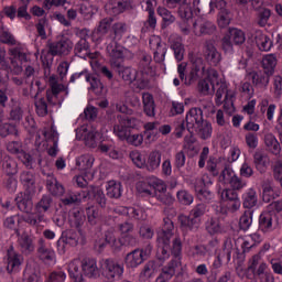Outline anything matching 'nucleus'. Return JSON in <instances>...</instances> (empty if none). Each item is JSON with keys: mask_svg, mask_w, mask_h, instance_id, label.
<instances>
[{"mask_svg": "<svg viewBox=\"0 0 282 282\" xmlns=\"http://www.w3.org/2000/svg\"><path fill=\"white\" fill-rule=\"evenodd\" d=\"M171 252L174 258L161 269V273L156 278L159 282L171 281L177 270L182 268V258H180V254H182V239L180 237H175L172 240Z\"/></svg>", "mask_w": 282, "mask_h": 282, "instance_id": "obj_1", "label": "nucleus"}, {"mask_svg": "<svg viewBox=\"0 0 282 282\" xmlns=\"http://www.w3.org/2000/svg\"><path fill=\"white\" fill-rule=\"evenodd\" d=\"M47 54L51 56H69L74 48V42L69 37L62 36L58 41L47 42Z\"/></svg>", "mask_w": 282, "mask_h": 282, "instance_id": "obj_2", "label": "nucleus"}, {"mask_svg": "<svg viewBox=\"0 0 282 282\" xmlns=\"http://www.w3.org/2000/svg\"><path fill=\"white\" fill-rule=\"evenodd\" d=\"M164 213L167 217L163 218V227L162 231L158 236L159 243H169L173 238V230H175V225L173 224V219L171 217H175L177 212L174 208H165Z\"/></svg>", "mask_w": 282, "mask_h": 282, "instance_id": "obj_3", "label": "nucleus"}, {"mask_svg": "<svg viewBox=\"0 0 282 282\" xmlns=\"http://www.w3.org/2000/svg\"><path fill=\"white\" fill-rule=\"evenodd\" d=\"M152 249L151 245H148L145 248H138L127 253L124 258L127 268L134 269L138 268V265H142V263L151 257Z\"/></svg>", "mask_w": 282, "mask_h": 282, "instance_id": "obj_4", "label": "nucleus"}, {"mask_svg": "<svg viewBox=\"0 0 282 282\" xmlns=\"http://www.w3.org/2000/svg\"><path fill=\"white\" fill-rule=\"evenodd\" d=\"M48 85L51 90L46 91V100L50 107H61V105H63V98L58 96V94H61V91H65V86L63 84H58L54 75H51Z\"/></svg>", "mask_w": 282, "mask_h": 282, "instance_id": "obj_5", "label": "nucleus"}, {"mask_svg": "<svg viewBox=\"0 0 282 282\" xmlns=\"http://www.w3.org/2000/svg\"><path fill=\"white\" fill-rule=\"evenodd\" d=\"M150 50L153 52V61L159 65H163L166 59V52L169 48L166 47V43L162 42V37L158 35H152L149 39Z\"/></svg>", "mask_w": 282, "mask_h": 282, "instance_id": "obj_6", "label": "nucleus"}, {"mask_svg": "<svg viewBox=\"0 0 282 282\" xmlns=\"http://www.w3.org/2000/svg\"><path fill=\"white\" fill-rule=\"evenodd\" d=\"M210 186H213V181L210 177H208V175L196 178L194 188L200 202H210V199H213V192L210 191Z\"/></svg>", "mask_w": 282, "mask_h": 282, "instance_id": "obj_7", "label": "nucleus"}, {"mask_svg": "<svg viewBox=\"0 0 282 282\" xmlns=\"http://www.w3.org/2000/svg\"><path fill=\"white\" fill-rule=\"evenodd\" d=\"M203 56L212 67H217L221 63V53L215 46V40H206L203 43Z\"/></svg>", "mask_w": 282, "mask_h": 282, "instance_id": "obj_8", "label": "nucleus"}, {"mask_svg": "<svg viewBox=\"0 0 282 282\" xmlns=\"http://www.w3.org/2000/svg\"><path fill=\"white\" fill-rule=\"evenodd\" d=\"M204 110L198 107L191 108L185 117L186 129L193 135V129L204 122Z\"/></svg>", "mask_w": 282, "mask_h": 282, "instance_id": "obj_9", "label": "nucleus"}, {"mask_svg": "<svg viewBox=\"0 0 282 282\" xmlns=\"http://www.w3.org/2000/svg\"><path fill=\"white\" fill-rule=\"evenodd\" d=\"M169 47L174 53L175 61L177 63L184 61V54H186V48L182 42V36L178 34H171L167 39Z\"/></svg>", "mask_w": 282, "mask_h": 282, "instance_id": "obj_10", "label": "nucleus"}, {"mask_svg": "<svg viewBox=\"0 0 282 282\" xmlns=\"http://www.w3.org/2000/svg\"><path fill=\"white\" fill-rule=\"evenodd\" d=\"M107 54L110 57L111 67L113 64L120 65V61L124 58V46L120 45L116 40L107 45Z\"/></svg>", "mask_w": 282, "mask_h": 282, "instance_id": "obj_11", "label": "nucleus"}, {"mask_svg": "<svg viewBox=\"0 0 282 282\" xmlns=\"http://www.w3.org/2000/svg\"><path fill=\"white\" fill-rule=\"evenodd\" d=\"M112 69L118 74L119 78H122L128 85L133 84V80L138 78V70L131 66H124L122 64H113Z\"/></svg>", "mask_w": 282, "mask_h": 282, "instance_id": "obj_12", "label": "nucleus"}, {"mask_svg": "<svg viewBox=\"0 0 282 282\" xmlns=\"http://www.w3.org/2000/svg\"><path fill=\"white\" fill-rule=\"evenodd\" d=\"M7 151H9V153L18 155V158L21 160V162H23V164H25V166H32V155L23 151L21 142L10 141L9 143H7Z\"/></svg>", "mask_w": 282, "mask_h": 282, "instance_id": "obj_13", "label": "nucleus"}, {"mask_svg": "<svg viewBox=\"0 0 282 282\" xmlns=\"http://www.w3.org/2000/svg\"><path fill=\"white\" fill-rule=\"evenodd\" d=\"M220 197L224 202H229V210H231V213H237V210L241 208V200L239 199L237 189L225 188L223 189Z\"/></svg>", "mask_w": 282, "mask_h": 282, "instance_id": "obj_14", "label": "nucleus"}, {"mask_svg": "<svg viewBox=\"0 0 282 282\" xmlns=\"http://www.w3.org/2000/svg\"><path fill=\"white\" fill-rule=\"evenodd\" d=\"M217 26L208 20H198L193 23V32L195 36H210Z\"/></svg>", "mask_w": 282, "mask_h": 282, "instance_id": "obj_15", "label": "nucleus"}, {"mask_svg": "<svg viewBox=\"0 0 282 282\" xmlns=\"http://www.w3.org/2000/svg\"><path fill=\"white\" fill-rule=\"evenodd\" d=\"M100 135V132L97 131V141H96V132L90 131L87 132V128H79L76 130V139L80 140L84 138V142L86 147H89L90 149H96L100 144V139L98 138Z\"/></svg>", "mask_w": 282, "mask_h": 282, "instance_id": "obj_16", "label": "nucleus"}, {"mask_svg": "<svg viewBox=\"0 0 282 282\" xmlns=\"http://www.w3.org/2000/svg\"><path fill=\"white\" fill-rule=\"evenodd\" d=\"M216 105H224L225 109H228V107H231L232 105V96L228 95V86L226 83H216Z\"/></svg>", "mask_w": 282, "mask_h": 282, "instance_id": "obj_17", "label": "nucleus"}, {"mask_svg": "<svg viewBox=\"0 0 282 282\" xmlns=\"http://www.w3.org/2000/svg\"><path fill=\"white\" fill-rule=\"evenodd\" d=\"M46 189L53 197H63L65 195V186L52 173L46 175Z\"/></svg>", "mask_w": 282, "mask_h": 282, "instance_id": "obj_18", "label": "nucleus"}, {"mask_svg": "<svg viewBox=\"0 0 282 282\" xmlns=\"http://www.w3.org/2000/svg\"><path fill=\"white\" fill-rule=\"evenodd\" d=\"M101 268L106 272L108 279H116V276H122L123 269L120 264L111 259L101 261Z\"/></svg>", "mask_w": 282, "mask_h": 282, "instance_id": "obj_19", "label": "nucleus"}, {"mask_svg": "<svg viewBox=\"0 0 282 282\" xmlns=\"http://www.w3.org/2000/svg\"><path fill=\"white\" fill-rule=\"evenodd\" d=\"M82 270L85 276H88V279L98 278V263L94 258H84L82 260Z\"/></svg>", "mask_w": 282, "mask_h": 282, "instance_id": "obj_20", "label": "nucleus"}, {"mask_svg": "<svg viewBox=\"0 0 282 282\" xmlns=\"http://www.w3.org/2000/svg\"><path fill=\"white\" fill-rule=\"evenodd\" d=\"M85 197H94L96 204H98L100 208H107V196L100 187L94 185L88 186L87 195Z\"/></svg>", "mask_w": 282, "mask_h": 282, "instance_id": "obj_21", "label": "nucleus"}, {"mask_svg": "<svg viewBox=\"0 0 282 282\" xmlns=\"http://www.w3.org/2000/svg\"><path fill=\"white\" fill-rule=\"evenodd\" d=\"M7 257H8V264H7L8 272H17V270H19V267L23 261V257L17 253L13 247H11L8 250Z\"/></svg>", "mask_w": 282, "mask_h": 282, "instance_id": "obj_22", "label": "nucleus"}, {"mask_svg": "<svg viewBox=\"0 0 282 282\" xmlns=\"http://www.w3.org/2000/svg\"><path fill=\"white\" fill-rule=\"evenodd\" d=\"M15 202L19 210L26 214L32 213V208H34V203H32V197L30 196V194L20 193L18 197H15Z\"/></svg>", "mask_w": 282, "mask_h": 282, "instance_id": "obj_23", "label": "nucleus"}, {"mask_svg": "<svg viewBox=\"0 0 282 282\" xmlns=\"http://www.w3.org/2000/svg\"><path fill=\"white\" fill-rule=\"evenodd\" d=\"M18 246L23 254H32L34 252V240L26 231L18 239Z\"/></svg>", "mask_w": 282, "mask_h": 282, "instance_id": "obj_24", "label": "nucleus"}, {"mask_svg": "<svg viewBox=\"0 0 282 282\" xmlns=\"http://www.w3.org/2000/svg\"><path fill=\"white\" fill-rule=\"evenodd\" d=\"M253 164L259 171V173L263 174L268 171V154L263 150H257L253 154Z\"/></svg>", "mask_w": 282, "mask_h": 282, "instance_id": "obj_25", "label": "nucleus"}, {"mask_svg": "<svg viewBox=\"0 0 282 282\" xmlns=\"http://www.w3.org/2000/svg\"><path fill=\"white\" fill-rule=\"evenodd\" d=\"M254 42L261 52H270L272 50V40L261 31H256Z\"/></svg>", "mask_w": 282, "mask_h": 282, "instance_id": "obj_26", "label": "nucleus"}, {"mask_svg": "<svg viewBox=\"0 0 282 282\" xmlns=\"http://www.w3.org/2000/svg\"><path fill=\"white\" fill-rule=\"evenodd\" d=\"M274 197H279V195L274 192L272 180L267 178L262 182V199L265 204H270Z\"/></svg>", "mask_w": 282, "mask_h": 282, "instance_id": "obj_27", "label": "nucleus"}, {"mask_svg": "<svg viewBox=\"0 0 282 282\" xmlns=\"http://www.w3.org/2000/svg\"><path fill=\"white\" fill-rule=\"evenodd\" d=\"M193 131L200 138V140H208L213 135V124L205 120L193 128Z\"/></svg>", "mask_w": 282, "mask_h": 282, "instance_id": "obj_28", "label": "nucleus"}, {"mask_svg": "<svg viewBox=\"0 0 282 282\" xmlns=\"http://www.w3.org/2000/svg\"><path fill=\"white\" fill-rule=\"evenodd\" d=\"M94 162H96V159H94V155L84 154L77 158L76 166L79 171H83L84 173H89V171H91V167L94 166Z\"/></svg>", "mask_w": 282, "mask_h": 282, "instance_id": "obj_29", "label": "nucleus"}, {"mask_svg": "<svg viewBox=\"0 0 282 282\" xmlns=\"http://www.w3.org/2000/svg\"><path fill=\"white\" fill-rule=\"evenodd\" d=\"M87 218L85 217V212L83 209L75 208L69 214V224L72 228H83Z\"/></svg>", "mask_w": 282, "mask_h": 282, "instance_id": "obj_30", "label": "nucleus"}, {"mask_svg": "<svg viewBox=\"0 0 282 282\" xmlns=\"http://www.w3.org/2000/svg\"><path fill=\"white\" fill-rule=\"evenodd\" d=\"M143 100V111L145 116H149V118L155 117V100L153 99V95L149 93H143L142 95Z\"/></svg>", "mask_w": 282, "mask_h": 282, "instance_id": "obj_31", "label": "nucleus"}, {"mask_svg": "<svg viewBox=\"0 0 282 282\" xmlns=\"http://www.w3.org/2000/svg\"><path fill=\"white\" fill-rule=\"evenodd\" d=\"M75 56H78L79 58H87V56H90L91 48L89 46V42L87 39H80L74 47Z\"/></svg>", "mask_w": 282, "mask_h": 282, "instance_id": "obj_32", "label": "nucleus"}, {"mask_svg": "<svg viewBox=\"0 0 282 282\" xmlns=\"http://www.w3.org/2000/svg\"><path fill=\"white\" fill-rule=\"evenodd\" d=\"M274 214L270 212H263L259 217V230L262 232H270L272 230V221Z\"/></svg>", "mask_w": 282, "mask_h": 282, "instance_id": "obj_33", "label": "nucleus"}, {"mask_svg": "<svg viewBox=\"0 0 282 282\" xmlns=\"http://www.w3.org/2000/svg\"><path fill=\"white\" fill-rule=\"evenodd\" d=\"M264 144L267 149H269L270 153L273 155H280L281 154V143H279V140H276V137L272 133H268L264 135Z\"/></svg>", "mask_w": 282, "mask_h": 282, "instance_id": "obj_34", "label": "nucleus"}, {"mask_svg": "<svg viewBox=\"0 0 282 282\" xmlns=\"http://www.w3.org/2000/svg\"><path fill=\"white\" fill-rule=\"evenodd\" d=\"M39 257L44 263H52L54 261V251L52 249H47L45 246V240L41 239L39 241Z\"/></svg>", "mask_w": 282, "mask_h": 282, "instance_id": "obj_35", "label": "nucleus"}, {"mask_svg": "<svg viewBox=\"0 0 282 282\" xmlns=\"http://www.w3.org/2000/svg\"><path fill=\"white\" fill-rule=\"evenodd\" d=\"M106 191L107 197L110 199H120V197H122V184L116 181H109Z\"/></svg>", "mask_w": 282, "mask_h": 282, "instance_id": "obj_36", "label": "nucleus"}, {"mask_svg": "<svg viewBox=\"0 0 282 282\" xmlns=\"http://www.w3.org/2000/svg\"><path fill=\"white\" fill-rule=\"evenodd\" d=\"M178 221L182 228H187L188 230H197L199 228V219L194 216L180 215Z\"/></svg>", "mask_w": 282, "mask_h": 282, "instance_id": "obj_37", "label": "nucleus"}, {"mask_svg": "<svg viewBox=\"0 0 282 282\" xmlns=\"http://www.w3.org/2000/svg\"><path fill=\"white\" fill-rule=\"evenodd\" d=\"M160 164H162V153L160 151H152L145 163L148 171H155V169H160Z\"/></svg>", "mask_w": 282, "mask_h": 282, "instance_id": "obj_38", "label": "nucleus"}, {"mask_svg": "<svg viewBox=\"0 0 282 282\" xmlns=\"http://www.w3.org/2000/svg\"><path fill=\"white\" fill-rule=\"evenodd\" d=\"M80 259H74L68 264V274L75 282H83V273H80Z\"/></svg>", "mask_w": 282, "mask_h": 282, "instance_id": "obj_39", "label": "nucleus"}, {"mask_svg": "<svg viewBox=\"0 0 282 282\" xmlns=\"http://www.w3.org/2000/svg\"><path fill=\"white\" fill-rule=\"evenodd\" d=\"M262 67L265 76H272L276 67V57L274 55H267L262 59Z\"/></svg>", "mask_w": 282, "mask_h": 282, "instance_id": "obj_40", "label": "nucleus"}, {"mask_svg": "<svg viewBox=\"0 0 282 282\" xmlns=\"http://www.w3.org/2000/svg\"><path fill=\"white\" fill-rule=\"evenodd\" d=\"M20 181L24 186H26L29 193H33V191L36 188V178L32 172H22L20 175Z\"/></svg>", "mask_w": 282, "mask_h": 282, "instance_id": "obj_41", "label": "nucleus"}, {"mask_svg": "<svg viewBox=\"0 0 282 282\" xmlns=\"http://www.w3.org/2000/svg\"><path fill=\"white\" fill-rule=\"evenodd\" d=\"M156 268L158 265L155 264V261L153 260L148 261L144 264L142 271L140 272L141 281H149V279H151V276L155 274Z\"/></svg>", "mask_w": 282, "mask_h": 282, "instance_id": "obj_42", "label": "nucleus"}, {"mask_svg": "<svg viewBox=\"0 0 282 282\" xmlns=\"http://www.w3.org/2000/svg\"><path fill=\"white\" fill-rule=\"evenodd\" d=\"M257 191H254L253 188L248 189L245 194H243V202H242V206L243 208H254V206H257Z\"/></svg>", "mask_w": 282, "mask_h": 282, "instance_id": "obj_43", "label": "nucleus"}, {"mask_svg": "<svg viewBox=\"0 0 282 282\" xmlns=\"http://www.w3.org/2000/svg\"><path fill=\"white\" fill-rule=\"evenodd\" d=\"M158 14L162 18L163 24L162 28H169V25H172V23H175V15L169 11V9L164 7L158 8Z\"/></svg>", "mask_w": 282, "mask_h": 282, "instance_id": "obj_44", "label": "nucleus"}, {"mask_svg": "<svg viewBox=\"0 0 282 282\" xmlns=\"http://www.w3.org/2000/svg\"><path fill=\"white\" fill-rule=\"evenodd\" d=\"M177 12L178 17L185 21H191V19H193V8H191L188 0H185V2H181V4H178Z\"/></svg>", "mask_w": 282, "mask_h": 282, "instance_id": "obj_45", "label": "nucleus"}, {"mask_svg": "<svg viewBox=\"0 0 282 282\" xmlns=\"http://www.w3.org/2000/svg\"><path fill=\"white\" fill-rule=\"evenodd\" d=\"M62 237H64L67 246H70L72 248H76V246H78V241L80 240V236H78V232L72 229L63 231Z\"/></svg>", "mask_w": 282, "mask_h": 282, "instance_id": "obj_46", "label": "nucleus"}, {"mask_svg": "<svg viewBox=\"0 0 282 282\" xmlns=\"http://www.w3.org/2000/svg\"><path fill=\"white\" fill-rule=\"evenodd\" d=\"M235 171H232V167L230 165H223V171L218 177V181L220 184H229L236 176Z\"/></svg>", "mask_w": 282, "mask_h": 282, "instance_id": "obj_47", "label": "nucleus"}, {"mask_svg": "<svg viewBox=\"0 0 282 282\" xmlns=\"http://www.w3.org/2000/svg\"><path fill=\"white\" fill-rule=\"evenodd\" d=\"M18 163L10 156H4L2 169L7 175H17Z\"/></svg>", "mask_w": 282, "mask_h": 282, "instance_id": "obj_48", "label": "nucleus"}, {"mask_svg": "<svg viewBox=\"0 0 282 282\" xmlns=\"http://www.w3.org/2000/svg\"><path fill=\"white\" fill-rule=\"evenodd\" d=\"M230 41H234L235 45H243L246 43V33L239 29H229Z\"/></svg>", "mask_w": 282, "mask_h": 282, "instance_id": "obj_49", "label": "nucleus"}, {"mask_svg": "<svg viewBox=\"0 0 282 282\" xmlns=\"http://www.w3.org/2000/svg\"><path fill=\"white\" fill-rule=\"evenodd\" d=\"M127 10H133V6L131 2L119 1L117 4L110 8V14L118 17V14H122V12H127Z\"/></svg>", "mask_w": 282, "mask_h": 282, "instance_id": "obj_50", "label": "nucleus"}, {"mask_svg": "<svg viewBox=\"0 0 282 282\" xmlns=\"http://www.w3.org/2000/svg\"><path fill=\"white\" fill-rule=\"evenodd\" d=\"M111 23H113V18H104L102 20H100L97 26V34L99 36H105L106 34H109V30H111Z\"/></svg>", "mask_w": 282, "mask_h": 282, "instance_id": "obj_51", "label": "nucleus"}, {"mask_svg": "<svg viewBox=\"0 0 282 282\" xmlns=\"http://www.w3.org/2000/svg\"><path fill=\"white\" fill-rule=\"evenodd\" d=\"M34 100L35 111L37 116H40L41 118H45V116L50 113V107L47 106V101H45V98H37Z\"/></svg>", "mask_w": 282, "mask_h": 282, "instance_id": "obj_52", "label": "nucleus"}, {"mask_svg": "<svg viewBox=\"0 0 282 282\" xmlns=\"http://www.w3.org/2000/svg\"><path fill=\"white\" fill-rule=\"evenodd\" d=\"M153 62V57L148 53H141L140 61H139V69L149 74L151 72V63Z\"/></svg>", "mask_w": 282, "mask_h": 282, "instance_id": "obj_53", "label": "nucleus"}, {"mask_svg": "<svg viewBox=\"0 0 282 282\" xmlns=\"http://www.w3.org/2000/svg\"><path fill=\"white\" fill-rule=\"evenodd\" d=\"M35 87H37V90H35L34 95H32V93L28 88H23L22 96H24V98L31 97L33 100H36L39 98V95L45 91V85H43L40 79H35Z\"/></svg>", "mask_w": 282, "mask_h": 282, "instance_id": "obj_54", "label": "nucleus"}, {"mask_svg": "<svg viewBox=\"0 0 282 282\" xmlns=\"http://www.w3.org/2000/svg\"><path fill=\"white\" fill-rule=\"evenodd\" d=\"M53 199L50 195H44L40 199V202L36 204L35 208L37 213H47L50 208H52Z\"/></svg>", "mask_w": 282, "mask_h": 282, "instance_id": "obj_55", "label": "nucleus"}, {"mask_svg": "<svg viewBox=\"0 0 282 282\" xmlns=\"http://www.w3.org/2000/svg\"><path fill=\"white\" fill-rule=\"evenodd\" d=\"M252 226V210H246L239 219L240 230H249Z\"/></svg>", "mask_w": 282, "mask_h": 282, "instance_id": "obj_56", "label": "nucleus"}, {"mask_svg": "<svg viewBox=\"0 0 282 282\" xmlns=\"http://www.w3.org/2000/svg\"><path fill=\"white\" fill-rule=\"evenodd\" d=\"M86 83H90V89L97 94H102V89H105V86L100 82V79L91 74H89V78L86 79Z\"/></svg>", "mask_w": 282, "mask_h": 282, "instance_id": "obj_57", "label": "nucleus"}, {"mask_svg": "<svg viewBox=\"0 0 282 282\" xmlns=\"http://www.w3.org/2000/svg\"><path fill=\"white\" fill-rule=\"evenodd\" d=\"M137 191L140 195H143V197H153L154 195L152 184L147 182L137 183Z\"/></svg>", "mask_w": 282, "mask_h": 282, "instance_id": "obj_58", "label": "nucleus"}, {"mask_svg": "<svg viewBox=\"0 0 282 282\" xmlns=\"http://www.w3.org/2000/svg\"><path fill=\"white\" fill-rule=\"evenodd\" d=\"M148 73L137 72V78L133 80L134 86L137 89H147L149 87V78L147 77Z\"/></svg>", "mask_w": 282, "mask_h": 282, "instance_id": "obj_59", "label": "nucleus"}, {"mask_svg": "<svg viewBox=\"0 0 282 282\" xmlns=\"http://www.w3.org/2000/svg\"><path fill=\"white\" fill-rule=\"evenodd\" d=\"M0 43H3L4 45H17V39L2 26L0 29Z\"/></svg>", "mask_w": 282, "mask_h": 282, "instance_id": "obj_60", "label": "nucleus"}, {"mask_svg": "<svg viewBox=\"0 0 282 282\" xmlns=\"http://www.w3.org/2000/svg\"><path fill=\"white\" fill-rule=\"evenodd\" d=\"M130 132L131 130H129L126 126H123L120 122L113 126V133L115 135H117V138H119V140H127Z\"/></svg>", "mask_w": 282, "mask_h": 282, "instance_id": "obj_61", "label": "nucleus"}, {"mask_svg": "<svg viewBox=\"0 0 282 282\" xmlns=\"http://www.w3.org/2000/svg\"><path fill=\"white\" fill-rule=\"evenodd\" d=\"M129 156L138 169H144V166H147V160L144 159V156H142V154L139 151L130 152Z\"/></svg>", "mask_w": 282, "mask_h": 282, "instance_id": "obj_62", "label": "nucleus"}, {"mask_svg": "<svg viewBox=\"0 0 282 282\" xmlns=\"http://www.w3.org/2000/svg\"><path fill=\"white\" fill-rule=\"evenodd\" d=\"M257 239H259V235H257V234H253V235L245 238L242 246H241L242 252H249L250 249L254 248V246H257Z\"/></svg>", "mask_w": 282, "mask_h": 282, "instance_id": "obj_63", "label": "nucleus"}, {"mask_svg": "<svg viewBox=\"0 0 282 282\" xmlns=\"http://www.w3.org/2000/svg\"><path fill=\"white\" fill-rule=\"evenodd\" d=\"M126 142L127 144H131V147H141L142 142H144V137L140 133L131 134L129 132Z\"/></svg>", "mask_w": 282, "mask_h": 282, "instance_id": "obj_64", "label": "nucleus"}]
</instances>
